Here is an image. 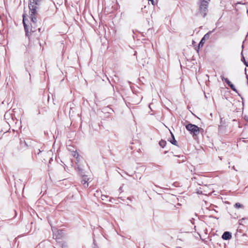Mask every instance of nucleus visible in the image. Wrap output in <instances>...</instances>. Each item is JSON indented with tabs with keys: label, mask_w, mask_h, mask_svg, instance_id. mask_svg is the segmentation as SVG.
Returning <instances> with one entry per match:
<instances>
[{
	"label": "nucleus",
	"mask_w": 248,
	"mask_h": 248,
	"mask_svg": "<svg viewBox=\"0 0 248 248\" xmlns=\"http://www.w3.org/2000/svg\"><path fill=\"white\" fill-rule=\"evenodd\" d=\"M39 0H31L29 5L30 11V17L33 22H36V18L34 16L37 13L38 2Z\"/></svg>",
	"instance_id": "1"
},
{
	"label": "nucleus",
	"mask_w": 248,
	"mask_h": 248,
	"mask_svg": "<svg viewBox=\"0 0 248 248\" xmlns=\"http://www.w3.org/2000/svg\"><path fill=\"white\" fill-rule=\"evenodd\" d=\"M186 129L189 131L191 134H193L194 136H197L200 133V131L202 130L197 125L191 124H189L186 126Z\"/></svg>",
	"instance_id": "2"
},
{
	"label": "nucleus",
	"mask_w": 248,
	"mask_h": 248,
	"mask_svg": "<svg viewBox=\"0 0 248 248\" xmlns=\"http://www.w3.org/2000/svg\"><path fill=\"white\" fill-rule=\"evenodd\" d=\"M208 4L206 2H201L200 10V12L203 16H204L206 15V12L207 11Z\"/></svg>",
	"instance_id": "3"
},
{
	"label": "nucleus",
	"mask_w": 248,
	"mask_h": 248,
	"mask_svg": "<svg viewBox=\"0 0 248 248\" xmlns=\"http://www.w3.org/2000/svg\"><path fill=\"white\" fill-rule=\"evenodd\" d=\"M221 77L222 80H224L233 91L237 92L234 86L227 78H225L224 77Z\"/></svg>",
	"instance_id": "4"
},
{
	"label": "nucleus",
	"mask_w": 248,
	"mask_h": 248,
	"mask_svg": "<svg viewBox=\"0 0 248 248\" xmlns=\"http://www.w3.org/2000/svg\"><path fill=\"white\" fill-rule=\"evenodd\" d=\"M222 238L224 240H229L232 238V235L229 232H225L222 235Z\"/></svg>",
	"instance_id": "5"
},
{
	"label": "nucleus",
	"mask_w": 248,
	"mask_h": 248,
	"mask_svg": "<svg viewBox=\"0 0 248 248\" xmlns=\"http://www.w3.org/2000/svg\"><path fill=\"white\" fill-rule=\"evenodd\" d=\"M159 145L161 147H164L166 145V141L164 140H161L159 142Z\"/></svg>",
	"instance_id": "6"
},
{
	"label": "nucleus",
	"mask_w": 248,
	"mask_h": 248,
	"mask_svg": "<svg viewBox=\"0 0 248 248\" xmlns=\"http://www.w3.org/2000/svg\"><path fill=\"white\" fill-rule=\"evenodd\" d=\"M82 184L84 185V187H87L88 186V184L87 183V181L86 180H82Z\"/></svg>",
	"instance_id": "7"
},
{
	"label": "nucleus",
	"mask_w": 248,
	"mask_h": 248,
	"mask_svg": "<svg viewBox=\"0 0 248 248\" xmlns=\"http://www.w3.org/2000/svg\"><path fill=\"white\" fill-rule=\"evenodd\" d=\"M171 134L172 137L173 138V140L172 141H171L170 142H171L172 144H173L174 145H176L177 143V141L174 139L173 134L172 133H171Z\"/></svg>",
	"instance_id": "8"
},
{
	"label": "nucleus",
	"mask_w": 248,
	"mask_h": 248,
	"mask_svg": "<svg viewBox=\"0 0 248 248\" xmlns=\"http://www.w3.org/2000/svg\"><path fill=\"white\" fill-rule=\"evenodd\" d=\"M205 42V40L202 38V39L201 40V42H200L199 44V46L200 47V46H202L204 43Z\"/></svg>",
	"instance_id": "9"
},
{
	"label": "nucleus",
	"mask_w": 248,
	"mask_h": 248,
	"mask_svg": "<svg viewBox=\"0 0 248 248\" xmlns=\"http://www.w3.org/2000/svg\"><path fill=\"white\" fill-rule=\"evenodd\" d=\"M23 24H24V28H25V30H27V25L26 24H25V15H23Z\"/></svg>",
	"instance_id": "10"
},
{
	"label": "nucleus",
	"mask_w": 248,
	"mask_h": 248,
	"mask_svg": "<svg viewBox=\"0 0 248 248\" xmlns=\"http://www.w3.org/2000/svg\"><path fill=\"white\" fill-rule=\"evenodd\" d=\"M209 37V35L208 33L206 34L204 37L202 38L204 40L208 39Z\"/></svg>",
	"instance_id": "11"
},
{
	"label": "nucleus",
	"mask_w": 248,
	"mask_h": 248,
	"mask_svg": "<svg viewBox=\"0 0 248 248\" xmlns=\"http://www.w3.org/2000/svg\"><path fill=\"white\" fill-rule=\"evenodd\" d=\"M149 1H151L153 5H155L157 3L156 0H149Z\"/></svg>",
	"instance_id": "12"
},
{
	"label": "nucleus",
	"mask_w": 248,
	"mask_h": 248,
	"mask_svg": "<svg viewBox=\"0 0 248 248\" xmlns=\"http://www.w3.org/2000/svg\"><path fill=\"white\" fill-rule=\"evenodd\" d=\"M234 206H235V207L236 208H240V207H241V204H240V203H235V205H234Z\"/></svg>",
	"instance_id": "13"
},
{
	"label": "nucleus",
	"mask_w": 248,
	"mask_h": 248,
	"mask_svg": "<svg viewBox=\"0 0 248 248\" xmlns=\"http://www.w3.org/2000/svg\"><path fill=\"white\" fill-rule=\"evenodd\" d=\"M241 55H242V58L241 60H242V62H244V63H245V61H245V59L244 57V56H243V52H242V53H241Z\"/></svg>",
	"instance_id": "14"
},
{
	"label": "nucleus",
	"mask_w": 248,
	"mask_h": 248,
	"mask_svg": "<svg viewBox=\"0 0 248 248\" xmlns=\"http://www.w3.org/2000/svg\"><path fill=\"white\" fill-rule=\"evenodd\" d=\"M210 0H202V2H206V3H208V1H209Z\"/></svg>",
	"instance_id": "15"
},
{
	"label": "nucleus",
	"mask_w": 248,
	"mask_h": 248,
	"mask_svg": "<svg viewBox=\"0 0 248 248\" xmlns=\"http://www.w3.org/2000/svg\"><path fill=\"white\" fill-rule=\"evenodd\" d=\"M245 64L247 66H248V64L247 63V62L246 61H245Z\"/></svg>",
	"instance_id": "16"
},
{
	"label": "nucleus",
	"mask_w": 248,
	"mask_h": 248,
	"mask_svg": "<svg viewBox=\"0 0 248 248\" xmlns=\"http://www.w3.org/2000/svg\"><path fill=\"white\" fill-rule=\"evenodd\" d=\"M76 155H77V153H74V154L73 155L76 157Z\"/></svg>",
	"instance_id": "17"
}]
</instances>
